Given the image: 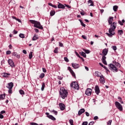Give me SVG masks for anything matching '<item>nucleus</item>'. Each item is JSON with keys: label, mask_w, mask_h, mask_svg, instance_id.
<instances>
[{"label": "nucleus", "mask_w": 125, "mask_h": 125, "mask_svg": "<svg viewBox=\"0 0 125 125\" xmlns=\"http://www.w3.org/2000/svg\"><path fill=\"white\" fill-rule=\"evenodd\" d=\"M117 28V22H113L112 24L110 25V28L108 29V33H106V35L109 37V38H112L113 36L115 35V30Z\"/></svg>", "instance_id": "obj_1"}, {"label": "nucleus", "mask_w": 125, "mask_h": 125, "mask_svg": "<svg viewBox=\"0 0 125 125\" xmlns=\"http://www.w3.org/2000/svg\"><path fill=\"white\" fill-rule=\"evenodd\" d=\"M60 94L62 99H65L67 97V95H68V92L64 87H62L60 89Z\"/></svg>", "instance_id": "obj_2"}, {"label": "nucleus", "mask_w": 125, "mask_h": 125, "mask_svg": "<svg viewBox=\"0 0 125 125\" xmlns=\"http://www.w3.org/2000/svg\"><path fill=\"white\" fill-rule=\"evenodd\" d=\"M30 22H31L32 24H34V27L35 28L40 29L41 30H42V29H43V27L42 25H41V23L40 22L34 20H30Z\"/></svg>", "instance_id": "obj_3"}, {"label": "nucleus", "mask_w": 125, "mask_h": 125, "mask_svg": "<svg viewBox=\"0 0 125 125\" xmlns=\"http://www.w3.org/2000/svg\"><path fill=\"white\" fill-rule=\"evenodd\" d=\"M109 67V69L114 73H117L118 72V68L115 65L113 64L112 63H110L108 65Z\"/></svg>", "instance_id": "obj_4"}, {"label": "nucleus", "mask_w": 125, "mask_h": 125, "mask_svg": "<svg viewBox=\"0 0 125 125\" xmlns=\"http://www.w3.org/2000/svg\"><path fill=\"white\" fill-rule=\"evenodd\" d=\"M70 86L72 88H74V89H77V90H79V89H80V86H79V84H78V83L76 82L72 83L70 84Z\"/></svg>", "instance_id": "obj_5"}, {"label": "nucleus", "mask_w": 125, "mask_h": 125, "mask_svg": "<svg viewBox=\"0 0 125 125\" xmlns=\"http://www.w3.org/2000/svg\"><path fill=\"white\" fill-rule=\"evenodd\" d=\"M115 106L119 110V111H122L123 110V105L120 104L118 102H115Z\"/></svg>", "instance_id": "obj_6"}, {"label": "nucleus", "mask_w": 125, "mask_h": 125, "mask_svg": "<svg viewBox=\"0 0 125 125\" xmlns=\"http://www.w3.org/2000/svg\"><path fill=\"white\" fill-rule=\"evenodd\" d=\"M91 93H92V89L89 88H87L85 92V94L87 95V96H90V95H91Z\"/></svg>", "instance_id": "obj_7"}, {"label": "nucleus", "mask_w": 125, "mask_h": 125, "mask_svg": "<svg viewBox=\"0 0 125 125\" xmlns=\"http://www.w3.org/2000/svg\"><path fill=\"white\" fill-rule=\"evenodd\" d=\"M95 93H96L97 95H98V94H99V93H100V89H99V86H98V85H96L95 86Z\"/></svg>", "instance_id": "obj_8"}, {"label": "nucleus", "mask_w": 125, "mask_h": 125, "mask_svg": "<svg viewBox=\"0 0 125 125\" xmlns=\"http://www.w3.org/2000/svg\"><path fill=\"white\" fill-rule=\"evenodd\" d=\"M67 69L68 70H69L73 77H74V78H76V74H75V73L74 72L73 70H72V68H71L70 66H68Z\"/></svg>", "instance_id": "obj_9"}, {"label": "nucleus", "mask_w": 125, "mask_h": 125, "mask_svg": "<svg viewBox=\"0 0 125 125\" xmlns=\"http://www.w3.org/2000/svg\"><path fill=\"white\" fill-rule=\"evenodd\" d=\"M8 63L11 66V67H14V62L11 59H9L8 60Z\"/></svg>", "instance_id": "obj_10"}, {"label": "nucleus", "mask_w": 125, "mask_h": 125, "mask_svg": "<svg viewBox=\"0 0 125 125\" xmlns=\"http://www.w3.org/2000/svg\"><path fill=\"white\" fill-rule=\"evenodd\" d=\"M13 85V83L11 82L8 83L7 85H6V87L8 89H12Z\"/></svg>", "instance_id": "obj_11"}, {"label": "nucleus", "mask_w": 125, "mask_h": 125, "mask_svg": "<svg viewBox=\"0 0 125 125\" xmlns=\"http://www.w3.org/2000/svg\"><path fill=\"white\" fill-rule=\"evenodd\" d=\"M59 106H60V109L62 111H64V110H65V104H64L60 103Z\"/></svg>", "instance_id": "obj_12"}, {"label": "nucleus", "mask_w": 125, "mask_h": 125, "mask_svg": "<svg viewBox=\"0 0 125 125\" xmlns=\"http://www.w3.org/2000/svg\"><path fill=\"white\" fill-rule=\"evenodd\" d=\"M99 81L101 83H105V79H104V76L103 75L101 76Z\"/></svg>", "instance_id": "obj_13"}, {"label": "nucleus", "mask_w": 125, "mask_h": 125, "mask_svg": "<svg viewBox=\"0 0 125 125\" xmlns=\"http://www.w3.org/2000/svg\"><path fill=\"white\" fill-rule=\"evenodd\" d=\"M108 49H107L106 48L104 49L103 50V52L102 53L103 54L104 56H106V55H107V54H108Z\"/></svg>", "instance_id": "obj_14"}, {"label": "nucleus", "mask_w": 125, "mask_h": 125, "mask_svg": "<svg viewBox=\"0 0 125 125\" xmlns=\"http://www.w3.org/2000/svg\"><path fill=\"white\" fill-rule=\"evenodd\" d=\"M85 112V110L84 108H82L79 111H78V115L81 116L83 113H84Z\"/></svg>", "instance_id": "obj_15"}, {"label": "nucleus", "mask_w": 125, "mask_h": 125, "mask_svg": "<svg viewBox=\"0 0 125 125\" xmlns=\"http://www.w3.org/2000/svg\"><path fill=\"white\" fill-rule=\"evenodd\" d=\"M102 61L104 65H107V62H106V57L105 56L102 57Z\"/></svg>", "instance_id": "obj_16"}, {"label": "nucleus", "mask_w": 125, "mask_h": 125, "mask_svg": "<svg viewBox=\"0 0 125 125\" xmlns=\"http://www.w3.org/2000/svg\"><path fill=\"white\" fill-rule=\"evenodd\" d=\"M113 20H114V17H109V19L108 20V24L109 25L113 24V23H112V22H113Z\"/></svg>", "instance_id": "obj_17"}, {"label": "nucleus", "mask_w": 125, "mask_h": 125, "mask_svg": "<svg viewBox=\"0 0 125 125\" xmlns=\"http://www.w3.org/2000/svg\"><path fill=\"white\" fill-rule=\"evenodd\" d=\"M59 4L58 5V8H60L62 9H64V8H65V6H64V5L61 4L60 2H58Z\"/></svg>", "instance_id": "obj_18"}, {"label": "nucleus", "mask_w": 125, "mask_h": 125, "mask_svg": "<svg viewBox=\"0 0 125 125\" xmlns=\"http://www.w3.org/2000/svg\"><path fill=\"white\" fill-rule=\"evenodd\" d=\"M95 76H96V77H100V78H101V77H102V76H103V75H102V74H101L100 72H98V71H96L95 72Z\"/></svg>", "instance_id": "obj_19"}, {"label": "nucleus", "mask_w": 125, "mask_h": 125, "mask_svg": "<svg viewBox=\"0 0 125 125\" xmlns=\"http://www.w3.org/2000/svg\"><path fill=\"white\" fill-rule=\"evenodd\" d=\"M12 55L13 56H15V57H16L17 58H18V59H20V55L18 54L16 52H13L12 53Z\"/></svg>", "instance_id": "obj_20"}, {"label": "nucleus", "mask_w": 125, "mask_h": 125, "mask_svg": "<svg viewBox=\"0 0 125 125\" xmlns=\"http://www.w3.org/2000/svg\"><path fill=\"white\" fill-rule=\"evenodd\" d=\"M88 6H94V4H93V1L91 0H89L88 1Z\"/></svg>", "instance_id": "obj_21"}, {"label": "nucleus", "mask_w": 125, "mask_h": 125, "mask_svg": "<svg viewBox=\"0 0 125 125\" xmlns=\"http://www.w3.org/2000/svg\"><path fill=\"white\" fill-rule=\"evenodd\" d=\"M72 66L74 68V69H78L79 68V64L72 63Z\"/></svg>", "instance_id": "obj_22"}, {"label": "nucleus", "mask_w": 125, "mask_h": 125, "mask_svg": "<svg viewBox=\"0 0 125 125\" xmlns=\"http://www.w3.org/2000/svg\"><path fill=\"white\" fill-rule=\"evenodd\" d=\"M48 118L50 120H52V121H56V118L51 115H49Z\"/></svg>", "instance_id": "obj_23"}, {"label": "nucleus", "mask_w": 125, "mask_h": 125, "mask_svg": "<svg viewBox=\"0 0 125 125\" xmlns=\"http://www.w3.org/2000/svg\"><path fill=\"white\" fill-rule=\"evenodd\" d=\"M38 39H39L38 35H37V34H34L33 37L32 38V41H37Z\"/></svg>", "instance_id": "obj_24"}, {"label": "nucleus", "mask_w": 125, "mask_h": 125, "mask_svg": "<svg viewBox=\"0 0 125 125\" xmlns=\"http://www.w3.org/2000/svg\"><path fill=\"white\" fill-rule=\"evenodd\" d=\"M80 54L81 55V56L84 57V58H85L86 57V54H85V53L83 52H80Z\"/></svg>", "instance_id": "obj_25"}, {"label": "nucleus", "mask_w": 125, "mask_h": 125, "mask_svg": "<svg viewBox=\"0 0 125 125\" xmlns=\"http://www.w3.org/2000/svg\"><path fill=\"white\" fill-rule=\"evenodd\" d=\"M5 98V94H1L0 95V100H3Z\"/></svg>", "instance_id": "obj_26"}, {"label": "nucleus", "mask_w": 125, "mask_h": 125, "mask_svg": "<svg viewBox=\"0 0 125 125\" xmlns=\"http://www.w3.org/2000/svg\"><path fill=\"white\" fill-rule=\"evenodd\" d=\"M44 87H45V83H44V82H43L42 83V88H41V90L42 91H43V90H44Z\"/></svg>", "instance_id": "obj_27"}, {"label": "nucleus", "mask_w": 125, "mask_h": 125, "mask_svg": "<svg viewBox=\"0 0 125 125\" xmlns=\"http://www.w3.org/2000/svg\"><path fill=\"white\" fill-rule=\"evenodd\" d=\"M8 76H10V74L9 73H4L3 75V77L4 78H7V77H8Z\"/></svg>", "instance_id": "obj_28"}, {"label": "nucleus", "mask_w": 125, "mask_h": 125, "mask_svg": "<svg viewBox=\"0 0 125 125\" xmlns=\"http://www.w3.org/2000/svg\"><path fill=\"white\" fill-rule=\"evenodd\" d=\"M44 76H45V74H44L43 73H42L39 76V78H40V79H43V78H44Z\"/></svg>", "instance_id": "obj_29"}, {"label": "nucleus", "mask_w": 125, "mask_h": 125, "mask_svg": "<svg viewBox=\"0 0 125 125\" xmlns=\"http://www.w3.org/2000/svg\"><path fill=\"white\" fill-rule=\"evenodd\" d=\"M118 33L119 35H120V36H122V35L124 34V31H123V30H118Z\"/></svg>", "instance_id": "obj_30"}, {"label": "nucleus", "mask_w": 125, "mask_h": 125, "mask_svg": "<svg viewBox=\"0 0 125 125\" xmlns=\"http://www.w3.org/2000/svg\"><path fill=\"white\" fill-rule=\"evenodd\" d=\"M50 14L51 16H53L54 15H55V11H53V10L51 11V12H50Z\"/></svg>", "instance_id": "obj_31"}, {"label": "nucleus", "mask_w": 125, "mask_h": 125, "mask_svg": "<svg viewBox=\"0 0 125 125\" xmlns=\"http://www.w3.org/2000/svg\"><path fill=\"white\" fill-rule=\"evenodd\" d=\"M115 64H114V66H116V67H119V68L121 67V64L119 62H115Z\"/></svg>", "instance_id": "obj_32"}, {"label": "nucleus", "mask_w": 125, "mask_h": 125, "mask_svg": "<svg viewBox=\"0 0 125 125\" xmlns=\"http://www.w3.org/2000/svg\"><path fill=\"white\" fill-rule=\"evenodd\" d=\"M33 58V52H30L29 54V59H32Z\"/></svg>", "instance_id": "obj_33"}, {"label": "nucleus", "mask_w": 125, "mask_h": 125, "mask_svg": "<svg viewBox=\"0 0 125 125\" xmlns=\"http://www.w3.org/2000/svg\"><path fill=\"white\" fill-rule=\"evenodd\" d=\"M118 7L117 5L113 6V9L114 11H115V12H116L117 11V9H118Z\"/></svg>", "instance_id": "obj_34"}, {"label": "nucleus", "mask_w": 125, "mask_h": 125, "mask_svg": "<svg viewBox=\"0 0 125 125\" xmlns=\"http://www.w3.org/2000/svg\"><path fill=\"white\" fill-rule=\"evenodd\" d=\"M20 38H21V39H24L25 38V35H24L23 34L21 33L19 35Z\"/></svg>", "instance_id": "obj_35"}, {"label": "nucleus", "mask_w": 125, "mask_h": 125, "mask_svg": "<svg viewBox=\"0 0 125 125\" xmlns=\"http://www.w3.org/2000/svg\"><path fill=\"white\" fill-rule=\"evenodd\" d=\"M83 51L85 52L87 54L90 53L89 50H86L85 49H83Z\"/></svg>", "instance_id": "obj_36"}, {"label": "nucleus", "mask_w": 125, "mask_h": 125, "mask_svg": "<svg viewBox=\"0 0 125 125\" xmlns=\"http://www.w3.org/2000/svg\"><path fill=\"white\" fill-rule=\"evenodd\" d=\"M19 92L21 95H24L25 94V93L24 92V91L22 90H20Z\"/></svg>", "instance_id": "obj_37"}, {"label": "nucleus", "mask_w": 125, "mask_h": 125, "mask_svg": "<svg viewBox=\"0 0 125 125\" xmlns=\"http://www.w3.org/2000/svg\"><path fill=\"white\" fill-rule=\"evenodd\" d=\"M104 69H105V70H106L107 74H108V73L110 72V71L109 70V69H108V68L107 67L104 66Z\"/></svg>", "instance_id": "obj_38"}, {"label": "nucleus", "mask_w": 125, "mask_h": 125, "mask_svg": "<svg viewBox=\"0 0 125 125\" xmlns=\"http://www.w3.org/2000/svg\"><path fill=\"white\" fill-rule=\"evenodd\" d=\"M76 55H77V56H78V57H79V58H81V59H82V61L83 62V61H84V59H83V57L80 56V55H79V54H78L77 53H76Z\"/></svg>", "instance_id": "obj_39"}, {"label": "nucleus", "mask_w": 125, "mask_h": 125, "mask_svg": "<svg viewBox=\"0 0 125 125\" xmlns=\"http://www.w3.org/2000/svg\"><path fill=\"white\" fill-rule=\"evenodd\" d=\"M80 21L82 26H83V27H85V24L83 23V21H82L81 20H80Z\"/></svg>", "instance_id": "obj_40"}, {"label": "nucleus", "mask_w": 125, "mask_h": 125, "mask_svg": "<svg viewBox=\"0 0 125 125\" xmlns=\"http://www.w3.org/2000/svg\"><path fill=\"white\" fill-rule=\"evenodd\" d=\"M54 53H58V47H56L54 50Z\"/></svg>", "instance_id": "obj_41"}, {"label": "nucleus", "mask_w": 125, "mask_h": 125, "mask_svg": "<svg viewBox=\"0 0 125 125\" xmlns=\"http://www.w3.org/2000/svg\"><path fill=\"white\" fill-rule=\"evenodd\" d=\"M69 124L71 125H74V121H73V120L72 119L69 120Z\"/></svg>", "instance_id": "obj_42"}, {"label": "nucleus", "mask_w": 125, "mask_h": 125, "mask_svg": "<svg viewBox=\"0 0 125 125\" xmlns=\"http://www.w3.org/2000/svg\"><path fill=\"white\" fill-rule=\"evenodd\" d=\"M11 54V51L10 50H8L6 52V54L7 55H9V54Z\"/></svg>", "instance_id": "obj_43"}, {"label": "nucleus", "mask_w": 125, "mask_h": 125, "mask_svg": "<svg viewBox=\"0 0 125 125\" xmlns=\"http://www.w3.org/2000/svg\"><path fill=\"white\" fill-rule=\"evenodd\" d=\"M111 48H112L113 50H117V46H112Z\"/></svg>", "instance_id": "obj_44"}, {"label": "nucleus", "mask_w": 125, "mask_h": 125, "mask_svg": "<svg viewBox=\"0 0 125 125\" xmlns=\"http://www.w3.org/2000/svg\"><path fill=\"white\" fill-rule=\"evenodd\" d=\"M80 14L83 16V15H85V13L84 11H82L81 12H80Z\"/></svg>", "instance_id": "obj_45"}, {"label": "nucleus", "mask_w": 125, "mask_h": 125, "mask_svg": "<svg viewBox=\"0 0 125 125\" xmlns=\"http://www.w3.org/2000/svg\"><path fill=\"white\" fill-rule=\"evenodd\" d=\"M112 124V120H109L108 122H107V125H111Z\"/></svg>", "instance_id": "obj_46"}, {"label": "nucleus", "mask_w": 125, "mask_h": 125, "mask_svg": "<svg viewBox=\"0 0 125 125\" xmlns=\"http://www.w3.org/2000/svg\"><path fill=\"white\" fill-rule=\"evenodd\" d=\"M64 61H65L66 62H69V59H68V58L65 57L64 58Z\"/></svg>", "instance_id": "obj_47"}, {"label": "nucleus", "mask_w": 125, "mask_h": 125, "mask_svg": "<svg viewBox=\"0 0 125 125\" xmlns=\"http://www.w3.org/2000/svg\"><path fill=\"white\" fill-rule=\"evenodd\" d=\"M8 93L12 94V89H9L8 91Z\"/></svg>", "instance_id": "obj_48"}, {"label": "nucleus", "mask_w": 125, "mask_h": 125, "mask_svg": "<svg viewBox=\"0 0 125 125\" xmlns=\"http://www.w3.org/2000/svg\"><path fill=\"white\" fill-rule=\"evenodd\" d=\"M59 46H61V47H63V43H62V42H59Z\"/></svg>", "instance_id": "obj_49"}, {"label": "nucleus", "mask_w": 125, "mask_h": 125, "mask_svg": "<svg viewBox=\"0 0 125 125\" xmlns=\"http://www.w3.org/2000/svg\"><path fill=\"white\" fill-rule=\"evenodd\" d=\"M52 112H53V113H54L55 115H57V114H58V112H57V111H56V110H53L52 111Z\"/></svg>", "instance_id": "obj_50"}, {"label": "nucleus", "mask_w": 125, "mask_h": 125, "mask_svg": "<svg viewBox=\"0 0 125 125\" xmlns=\"http://www.w3.org/2000/svg\"><path fill=\"white\" fill-rule=\"evenodd\" d=\"M118 23L119 24H120V25H121V26H123V25H124V23H123V22L121 21H119Z\"/></svg>", "instance_id": "obj_51"}, {"label": "nucleus", "mask_w": 125, "mask_h": 125, "mask_svg": "<svg viewBox=\"0 0 125 125\" xmlns=\"http://www.w3.org/2000/svg\"><path fill=\"white\" fill-rule=\"evenodd\" d=\"M30 125H39V124H38L37 123H31Z\"/></svg>", "instance_id": "obj_52"}, {"label": "nucleus", "mask_w": 125, "mask_h": 125, "mask_svg": "<svg viewBox=\"0 0 125 125\" xmlns=\"http://www.w3.org/2000/svg\"><path fill=\"white\" fill-rule=\"evenodd\" d=\"M82 125H87V122H84L82 123Z\"/></svg>", "instance_id": "obj_53"}, {"label": "nucleus", "mask_w": 125, "mask_h": 125, "mask_svg": "<svg viewBox=\"0 0 125 125\" xmlns=\"http://www.w3.org/2000/svg\"><path fill=\"white\" fill-rule=\"evenodd\" d=\"M82 37L83 38V40H86V36L84 35H82Z\"/></svg>", "instance_id": "obj_54"}, {"label": "nucleus", "mask_w": 125, "mask_h": 125, "mask_svg": "<svg viewBox=\"0 0 125 125\" xmlns=\"http://www.w3.org/2000/svg\"><path fill=\"white\" fill-rule=\"evenodd\" d=\"M1 114H5V110H2L0 111V113Z\"/></svg>", "instance_id": "obj_55"}, {"label": "nucleus", "mask_w": 125, "mask_h": 125, "mask_svg": "<svg viewBox=\"0 0 125 125\" xmlns=\"http://www.w3.org/2000/svg\"><path fill=\"white\" fill-rule=\"evenodd\" d=\"M43 73H46V69L45 68H42Z\"/></svg>", "instance_id": "obj_56"}, {"label": "nucleus", "mask_w": 125, "mask_h": 125, "mask_svg": "<svg viewBox=\"0 0 125 125\" xmlns=\"http://www.w3.org/2000/svg\"><path fill=\"white\" fill-rule=\"evenodd\" d=\"M3 118H4L3 115L1 113H0V119H3Z\"/></svg>", "instance_id": "obj_57"}, {"label": "nucleus", "mask_w": 125, "mask_h": 125, "mask_svg": "<svg viewBox=\"0 0 125 125\" xmlns=\"http://www.w3.org/2000/svg\"><path fill=\"white\" fill-rule=\"evenodd\" d=\"M94 120H95V121H96V120H98V116H95L94 117Z\"/></svg>", "instance_id": "obj_58"}, {"label": "nucleus", "mask_w": 125, "mask_h": 125, "mask_svg": "<svg viewBox=\"0 0 125 125\" xmlns=\"http://www.w3.org/2000/svg\"><path fill=\"white\" fill-rule=\"evenodd\" d=\"M66 7H67V8H71V6L67 4H65Z\"/></svg>", "instance_id": "obj_59"}, {"label": "nucleus", "mask_w": 125, "mask_h": 125, "mask_svg": "<svg viewBox=\"0 0 125 125\" xmlns=\"http://www.w3.org/2000/svg\"><path fill=\"white\" fill-rule=\"evenodd\" d=\"M94 124V122H91L89 123L88 125H92Z\"/></svg>", "instance_id": "obj_60"}, {"label": "nucleus", "mask_w": 125, "mask_h": 125, "mask_svg": "<svg viewBox=\"0 0 125 125\" xmlns=\"http://www.w3.org/2000/svg\"><path fill=\"white\" fill-rule=\"evenodd\" d=\"M85 115L87 117H89V113L87 112H85Z\"/></svg>", "instance_id": "obj_61"}, {"label": "nucleus", "mask_w": 125, "mask_h": 125, "mask_svg": "<svg viewBox=\"0 0 125 125\" xmlns=\"http://www.w3.org/2000/svg\"><path fill=\"white\" fill-rule=\"evenodd\" d=\"M22 52L24 54H27V51H26V50H23Z\"/></svg>", "instance_id": "obj_62"}, {"label": "nucleus", "mask_w": 125, "mask_h": 125, "mask_svg": "<svg viewBox=\"0 0 125 125\" xmlns=\"http://www.w3.org/2000/svg\"><path fill=\"white\" fill-rule=\"evenodd\" d=\"M14 34H15V35H16V34H17V33H18V31L15 30H14Z\"/></svg>", "instance_id": "obj_63"}, {"label": "nucleus", "mask_w": 125, "mask_h": 125, "mask_svg": "<svg viewBox=\"0 0 125 125\" xmlns=\"http://www.w3.org/2000/svg\"><path fill=\"white\" fill-rule=\"evenodd\" d=\"M34 30L36 33H39V29L35 28Z\"/></svg>", "instance_id": "obj_64"}]
</instances>
